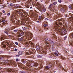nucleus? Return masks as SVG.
<instances>
[{"label":"nucleus","instance_id":"1","mask_svg":"<svg viewBox=\"0 0 73 73\" xmlns=\"http://www.w3.org/2000/svg\"><path fill=\"white\" fill-rule=\"evenodd\" d=\"M62 23H65V21H62L61 19H58L56 22H55L53 25V28L54 31L58 32V34L60 35H66V30L64 29L63 30H61V28L60 30V25H62Z\"/></svg>","mask_w":73,"mask_h":73},{"label":"nucleus","instance_id":"2","mask_svg":"<svg viewBox=\"0 0 73 73\" xmlns=\"http://www.w3.org/2000/svg\"><path fill=\"white\" fill-rule=\"evenodd\" d=\"M20 11L19 10H17L15 11H14L12 12L13 14L11 15V17L12 18V22L13 23H15V20H12V19L13 20V19H16V20H17V18L16 17V16L17 13H20Z\"/></svg>","mask_w":73,"mask_h":73},{"label":"nucleus","instance_id":"3","mask_svg":"<svg viewBox=\"0 0 73 73\" xmlns=\"http://www.w3.org/2000/svg\"><path fill=\"white\" fill-rule=\"evenodd\" d=\"M3 63L4 64H10L13 66H15L16 65V63L15 62H14L13 61L10 62L9 61H8V60H3Z\"/></svg>","mask_w":73,"mask_h":73},{"label":"nucleus","instance_id":"4","mask_svg":"<svg viewBox=\"0 0 73 73\" xmlns=\"http://www.w3.org/2000/svg\"><path fill=\"white\" fill-rule=\"evenodd\" d=\"M38 7H39V9L40 11L41 12H44L46 11V9L44 7L41 6V5L39 3H37Z\"/></svg>","mask_w":73,"mask_h":73},{"label":"nucleus","instance_id":"5","mask_svg":"<svg viewBox=\"0 0 73 73\" xmlns=\"http://www.w3.org/2000/svg\"><path fill=\"white\" fill-rule=\"evenodd\" d=\"M31 51H29V50L26 51V54H27V55H29L30 53V54H33L35 52V50L34 49H31Z\"/></svg>","mask_w":73,"mask_h":73},{"label":"nucleus","instance_id":"6","mask_svg":"<svg viewBox=\"0 0 73 73\" xmlns=\"http://www.w3.org/2000/svg\"><path fill=\"white\" fill-rule=\"evenodd\" d=\"M25 34L26 35V36L28 38H32V37H33V35L32 34V33H30L29 32H28L27 33H25Z\"/></svg>","mask_w":73,"mask_h":73},{"label":"nucleus","instance_id":"7","mask_svg":"<svg viewBox=\"0 0 73 73\" xmlns=\"http://www.w3.org/2000/svg\"><path fill=\"white\" fill-rule=\"evenodd\" d=\"M27 64H30L31 66L32 67H33V66H35V63L33 62L28 61H27Z\"/></svg>","mask_w":73,"mask_h":73},{"label":"nucleus","instance_id":"8","mask_svg":"<svg viewBox=\"0 0 73 73\" xmlns=\"http://www.w3.org/2000/svg\"><path fill=\"white\" fill-rule=\"evenodd\" d=\"M15 6L14 7V8L13 9V10L17 8H21V6H20L18 4H15Z\"/></svg>","mask_w":73,"mask_h":73},{"label":"nucleus","instance_id":"9","mask_svg":"<svg viewBox=\"0 0 73 73\" xmlns=\"http://www.w3.org/2000/svg\"><path fill=\"white\" fill-rule=\"evenodd\" d=\"M51 40V39L49 38H48L46 39L45 44L46 45H49V43L46 42H49Z\"/></svg>","mask_w":73,"mask_h":73},{"label":"nucleus","instance_id":"10","mask_svg":"<svg viewBox=\"0 0 73 73\" xmlns=\"http://www.w3.org/2000/svg\"><path fill=\"white\" fill-rule=\"evenodd\" d=\"M17 34L20 36H22L24 35V32H22L21 31H19L18 32Z\"/></svg>","mask_w":73,"mask_h":73},{"label":"nucleus","instance_id":"11","mask_svg":"<svg viewBox=\"0 0 73 73\" xmlns=\"http://www.w3.org/2000/svg\"><path fill=\"white\" fill-rule=\"evenodd\" d=\"M61 16V14H60V13H58L55 16L54 19H56L57 18L59 17H60Z\"/></svg>","mask_w":73,"mask_h":73},{"label":"nucleus","instance_id":"12","mask_svg":"<svg viewBox=\"0 0 73 73\" xmlns=\"http://www.w3.org/2000/svg\"><path fill=\"white\" fill-rule=\"evenodd\" d=\"M33 44V43H32L31 42H26V45H30L32 46Z\"/></svg>","mask_w":73,"mask_h":73},{"label":"nucleus","instance_id":"13","mask_svg":"<svg viewBox=\"0 0 73 73\" xmlns=\"http://www.w3.org/2000/svg\"><path fill=\"white\" fill-rule=\"evenodd\" d=\"M1 45L3 47H7V44H6V43L5 42H3L1 44Z\"/></svg>","mask_w":73,"mask_h":73},{"label":"nucleus","instance_id":"14","mask_svg":"<svg viewBox=\"0 0 73 73\" xmlns=\"http://www.w3.org/2000/svg\"><path fill=\"white\" fill-rule=\"evenodd\" d=\"M61 11L62 12H65V8H64V6L61 7Z\"/></svg>","mask_w":73,"mask_h":73},{"label":"nucleus","instance_id":"15","mask_svg":"<svg viewBox=\"0 0 73 73\" xmlns=\"http://www.w3.org/2000/svg\"><path fill=\"white\" fill-rule=\"evenodd\" d=\"M47 16H48L49 18H52V15L50 13H48L47 14Z\"/></svg>","mask_w":73,"mask_h":73},{"label":"nucleus","instance_id":"16","mask_svg":"<svg viewBox=\"0 0 73 73\" xmlns=\"http://www.w3.org/2000/svg\"><path fill=\"white\" fill-rule=\"evenodd\" d=\"M10 30V29H6L5 30V31H4L5 33H6V34H7V35H8V34H9L8 32L7 31H9Z\"/></svg>","mask_w":73,"mask_h":73},{"label":"nucleus","instance_id":"17","mask_svg":"<svg viewBox=\"0 0 73 73\" xmlns=\"http://www.w3.org/2000/svg\"><path fill=\"white\" fill-rule=\"evenodd\" d=\"M50 10L51 11L54 12V11H55V7H52V8H50Z\"/></svg>","mask_w":73,"mask_h":73},{"label":"nucleus","instance_id":"18","mask_svg":"<svg viewBox=\"0 0 73 73\" xmlns=\"http://www.w3.org/2000/svg\"><path fill=\"white\" fill-rule=\"evenodd\" d=\"M23 51H20L18 52V54L20 56V55H21V54H23Z\"/></svg>","mask_w":73,"mask_h":73},{"label":"nucleus","instance_id":"19","mask_svg":"<svg viewBox=\"0 0 73 73\" xmlns=\"http://www.w3.org/2000/svg\"><path fill=\"white\" fill-rule=\"evenodd\" d=\"M36 49L37 50H40V47L38 46H37L36 47Z\"/></svg>","mask_w":73,"mask_h":73},{"label":"nucleus","instance_id":"20","mask_svg":"<svg viewBox=\"0 0 73 73\" xmlns=\"http://www.w3.org/2000/svg\"><path fill=\"white\" fill-rule=\"evenodd\" d=\"M36 70H34L33 69H32L31 70V72H35V71H36V70H38V69H36Z\"/></svg>","mask_w":73,"mask_h":73},{"label":"nucleus","instance_id":"21","mask_svg":"<svg viewBox=\"0 0 73 73\" xmlns=\"http://www.w3.org/2000/svg\"><path fill=\"white\" fill-rule=\"evenodd\" d=\"M2 22L4 23H8V22L7 21V20H4V19H3L2 20Z\"/></svg>","mask_w":73,"mask_h":73},{"label":"nucleus","instance_id":"22","mask_svg":"<svg viewBox=\"0 0 73 73\" xmlns=\"http://www.w3.org/2000/svg\"><path fill=\"white\" fill-rule=\"evenodd\" d=\"M10 6L11 7H13V6H15V4L13 3H11L9 4Z\"/></svg>","mask_w":73,"mask_h":73},{"label":"nucleus","instance_id":"23","mask_svg":"<svg viewBox=\"0 0 73 73\" xmlns=\"http://www.w3.org/2000/svg\"><path fill=\"white\" fill-rule=\"evenodd\" d=\"M70 36L71 38H73V33L72 34H70Z\"/></svg>","mask_w":73,"mask_h":73},{"label":"nucleus","instance_id":"24","mask_svg":"<svg viewBox=\"0 0 73 73\" xmlns=\"http://www.w3.org/2000/svg\"><path fill=\"white\" fill-rule=\"evenodd\" d=\"M38 65L36 63H34V66H37Z\"/></svg>","mask_w":73,"mask_h":73},{"label":"nucleus","instance_id":"25","mask_svg":"<svg viewBox=\"0 0 73 73\" xmlns=\"http://www.w3.org/2000/svg\"><path fill=\"white\" fill-rule=\"evenodd\" d=\"M53 5V4L51 3V4L49 5V8H52V6Z\"/></svg>","mask_w":73,"mask_h":73},{"label":"nucleus","instance_id":"26","mask_svg":"<svg viewBox=\"0 0 73 73\" xmlns=\"http://www.w3.org/2000/svg\"><path fill=\"white\" fill-rule=\"evenodd\" d=\"M49 42H50V44H53V42H53V41L51 39Z\"/></svg>","mask_w":73,"mask_h":73},{"label":"nucleus","instance_id":"27","mask_svg":"<svg viewBox=\"0 0 73 73\" xmlns=\"http://www.w3.org/2000/svg\"><path fill=\"white\" fill-rule=\"evenodd\" d=\"M68 7L69 8V9H72V6L71 5H69L68 6Z\"/></svg>","mask_w":73,"mask_h":73},{"label":"nucleus","instance_id":"28","mask_svg":"<svg viewBox=\"0 0 73 73\" xmlns=\"http://www.w3.org/2000/svg\"><path fill=\"white\" fill-rule=\"evenodd\" d=\"M45 68L46 69H48L50 68V67L48 66H46L45 67Z\"/></svg>","mask_w":73,"mask_h":73},{"label":"nucleus","instance_id":"29","mask_svg":"<svg viewBox=\"0 0 73 73\" xmlns=\"http://www.w3.org/2000/svg\"><path fill=\"white\" fill-rule=\"evenodd\" d=\"M22 62H23V64H25V63H26V61H25V60H23L22 61Z\"/></svg>","mask_w":73,"mask_h":73},{"label":"nucleus","instance_id":"30","mask_svg":"<svg viewBox=\"0 0 73 73\" xmlns=\"http://www.w3.org/2000/svg\"><path fill=\"white\" fill-rule=\"evenodd\" d=\"M44 27H46L47 28V27H48V25L47 24H44Z\"/></svg>","mask_w":73,"mask_h":73},{"label":"nucleus","instance_id":"31","mask_svg":"<svg viewBox=\"0 0 73 73\" xmlns=\"http://www.w3.org/2000/svg\"><path fill=\"white\" fill-rule=\"evenodd\" d=\"M11 71H12V72H13V70H12V69H8V72H11Z\"/></svg>","mask_w":73,"mask_h":73},{"label":"nucleus","instance_id":"32","mask_svg":"<svg viewBox=\"0 0 73 73\" xmlns=\"http://www.w3.org/2000/svg\"><path fill=\"white\" fill-rule=\"evenodd\" d=\"M4 7V6H3V5H1L0 6V9H1V8H3Z\"/></svg>","mask_w":73,"mask_h":73},{"label":"nucleus","instance_id":"33","mask_svg":"<svg viewBox=\"0 0 73 73\" xmlns=\"http://www.w3.org/2000/svg\"><path fill=\"white\" fill-rule=\"evenodd\" d=\"M37 57H38V58H41V57H42V56H41L38 55H37Z\"/></svg>","mask_w":73,"mask_h":73},{"label":"nucleus","instance_id":"34","mask_svg":"<svg viewBox=\"0 0 73 73\" xmlns=\"http://www.w3.org/2000/svg\"><path fill=\"white\" fill-rule=\"evenodd\" d=\"M6 42L7 44H9L10 42V41H9V40H7V41Z\"/></svg>","mask_w":73,"mask_h":73},{"label":"nucleus","instance_id":"35","mask_svg":"<svg viewBox=\"0 0 73 73\" xmlns=\"http://www.w3.org/2000/svg\"><path fill=\"white\" fill-rule=\"evenodd\" d=\"M1 40H4V37H3V36H2L1 37Z\"/></svg>","mask_w":73,"mask_h":73},{"label":"nucleus","instance_id":"36","mask_svg":"<svg viewBox=\"0 0 73 73\" xmlns=\"http://www.w3.org/2000/svg\"><path fill=\"white\" fill-rule=\"evenodd\" d=\"M25 73V72L21 71H20V73Z\"/></svg>","mask_w":73,"mask_h":73},{"label":"nucleus","instance_id":"37","mask_svg":"<svg viewBox=\"0 0 73 73\" xmlns=\"http://www.w3.org/2000/svg\"><path fill=\"white\" fill-rule=\"evenodd\" d=\"M22 28L24 31H25V27H22Z\"/></svg>","mask_w":73,"mask_h":73},{"label":"nucleus","instance_id":"38","mask_svg":"<svg viewBox=\"0 0 73 73\" xmlns=\"http://www.w3.org/2000/svg\"><path fill=\"white\" fill-rule=\"evenodd\" d=\"M17 31H18V30H15L13 31V32H17Z\"/></svg>","mask_w":73,"mask_h":73},{"label":"nucleus","instance_id":"39","mask_svg":"<svg viewBox=\"0 0 73 73\" xmlns=\"http://www.w3.org/2000/svg\"><path fill=\"white\" fill-rule=\"evenodd\" d=\"M54 54L55 55V56H58V54L56 53H55Z\"/></svg>","mask_w":73,"mask_h":73},{"label":"nucleus","instance_id":"40","mask_svg":"<svg viewBox=\"0 0 73 73\" xmlns=\"http://www.w3.org/2000/svg\"><path fill=\"white\" fill-rule=\"evenodd\" d=\"M28 4L29 5H31V2H29L28 3Z\"/></svg>","mask_w":73,"mask_h":73},{"label":"nucleus","instance_id":"41","mask_svg":"<svg viewBox=\"0 0 73 73\" xmlns=\"http://www.w3.org/2000/svg\"><path fill=\"white\" fill-rule=\"evenodd\" d=\"M58 1L60 3H61L62 2V1H61V0H58Z\"/></svg>","mask_w":73,"mask_h":73},{"label":"nucleus","instance_id":"42","mask_svg":"<svg viewBox=\"0 0 73 73\" xmlns=\"http://www.w3.org/2000/svg\"><path fill=\"white\" fill-rule=\"evenodd\" d=\"M66 38H67V36H66L64 37V40H66Z\"/></svg>","mask_w":73,"mask_h":73},{"label":"nucleus","instance_id":"43","mask_svg":"<svg viewBox=\"0 0 73 73\" xmlns=\"http://www.w3.org/2000/svg\"><path fill=\"white\" fill-rule=\"evenodd\" d=\"M3 57H2L0 56V60H3Z\"/></svg>","mask_w":73,"mask_h":73},{"label":"nucleus","instance_id":"44","mask_svg":"<svg viewBox=\"0 0 73 73\" xmlns=\"http://www.w3.org/2000/svg\"><path fill=\"white\" fill-rule=\"evenodd\" d=\"M57 4V2H55L54 3H53V4L54 5H56Z\"/></svg>","mask_w":73,"mask_h":73},{"label":"nucleus","instance_id":"45","mask_svg":"<svg viewBox=\"0 0 73 73\" xmlns=\"http://www.w3.org/2000/svg\"><path fill=\"white\" fill-rule=\"evenodd\" d=\"M59 68H62V66L60 65H59Z\"/></svg>","mask_w":73,"mask_h":73},{"label":"nucleus","instance_id":"46","mask_svg":"<svg viewBox=\"0 0 73 73\" xmlns=\"http://www.w3.org/2000/svg\"><path fill=\"white\" fill-rule=\"evenodd\" d=\"M15 43L16 45H18V43L16 42H15Z\"/></svg>","mask_w":73,"mask_h":73},{"label":"nucleus","instance_id":"47","mask_svg":"<svg viewBox=\"0 0 73 73\" xmlns=\"http://www.w3.org/2000/svg\"><path fill=\"white\" fill-rule=\"evenodd\" d=\"M3 2L1 1V0H0V4H3Z\"/></svg>","mask_w":73,"mask_h":73},{"label":"nucleus","instance_id":"48","mask_svg":"<svg viewBox=\"0 0 73 73\" xmlns=\"http://www.w3.org/2000/svg\"><path fill=\"white\" fill-rule=\"evenodd\" d=\"M20 56V55H19V54L18 55H16V56L17 57H19V56Z\"/></svg>","mask_w":73,"mask_h":73},{"label":"nucleus","instance_id":"49","mask_svg":"<svg viewBox=\"0 0 73 73\" xmlns=\"http://www.w3.org/2000/svg\"><path fill=\"white\" fill-rule=\"evenodd\" d=\"M41 18H42V17H41V16H39V19H41Z\"/></svg>","mask_w":73,"mask_h":73},{"label":"nucleus","instance_id":"50","mask_svg":"<svg viewBox=\"0 0 73 73\" xmlns=\"http://www.w3.org/2000/svg\"><path fill=\"white\" fill-rule=\"evenodd\" d=\"M16 61H19V59L18 58H16Z\"/></svg>","mask_w":73,"mask_h":73},{"label":"nucleus","instance_id":"51","mask_svg":"<svg viewBox=\"0 0 73 73\" xmlns=\"http://www.w3.org/2000/svg\"><path fill=\"white\" fill-rule=\"evenodd\" d=\"M17 49L16 48L15 49V51L16 52V51H17Z\"/></svg>","mask_w":73,"mask_h":73},{"label":"nucleus","instance_id":"52","mask_svg":"<svg viewBox=\"0 0 73 73\" xmlns=\"http://www.w3.org/2000/svg\"><path fill=\"white\" fill-rule=\"evenodd\" d=\"M7 16H9L10 15V13H8L7 14Z\"/></svg>","mask_w":73,"mask_h":73},{"label":"nucleus","instance_id":"53","mask_svg":"<svg viewBox=\"0 0 73 73\" xmlns=\"http://www.w3.org/2000/svg\"><path fill=\"white\" fill-rule=\"evenodd\" d=\"M71 44L72 46H73V42H72V43Z\"/></svg>","mask_w":73,"mask_h":73},{"label":"nucleus","instance_id":"54","mask_svg":"<svg viewBox=\"0 0 73 73\" xmlns=\"http://www.w3.org/2000/svg\"><path fill=\"white\" fill-rule=\"evenodd\" d=\"M3 13H5V11L4 10L3 11Z\"/></svg>","mask_w":73,"mask_h":73},{"label":"nucleus","instance_id":"55","mask_svg":"<svg viewBox=\"0 0 73 73\" xmlns=\"http://www.w3.org/2000/svg\"><path fill=\"white\" fill-rule=\"evenodd\" d=\"M31 58H33V56H31Z\"/></svg>","mask_w":73,"mask_h":73},{"label":"nucleus","instance_id":"56","mask_svg":"<svg viewBox=\"0 0 73 73\" xmlns=\"http://www.w3.org/2000/svg\"><path fill=\"white\" fill-rule=\"evenodd\" d=\"M24 14V15H25L26 13H25V12H23Z\"/></svg>","mask_w":73,"mask_h":73},{"label":"nucleus","instance_id":"57","mask_svg":"<svg viewBox=\"0 0 73 73\" xmlns=\"http://www.w3.org/2000/svg\"><path fill=\"white\" fill-rule=\"evenodd\" d=\"M45 20H48V19L47 18H46Z\"/></svg>","mask_w":73,"mask_h":73},{"label":"nucleus","instance_id":"58","mask_svg":"<svg viewBox=\"0 0 73 73\" xmlns=\"http://www.w3.org/2000/svg\"><path fill=\"white\" fill-rule=\"evenodd\" d=\"M21 15L22 16V15H23V13H22L21 14Z\"/></svg>","mask_w":73,"mask_h":73},{"label":"nucleus","instance_id":"59","mask_svg":"<svg viewBox=\"0 0 73 73\" xmlns=\"http://www.w3.org/2000/svg\"><path fill=\"white\" fill-rule=\"evenodd\" d=\"M30 9H32V7H30Z\"/></svg>","mask_w":73,"mask_h":73},{"label":"nucleus","instance_id":"60","mask_svg":"<svg viewBox=\"0 0 73 73\" xmlns=\"http://www.w3.org/2000/svg\"><path fill=\"white\" fill-rule=\"evenodd\" d=\"M6 57H7L8 58V57H9V56H7Z\"/></svg>","mask_w":73,"mask_h":73},{"label":"nucleus","instance_id":"61","mask_svg":"<svg viewBox=\"0 0 73 73\" xmlns=\"http://www.w3.org/2000/svg\"><path fill=\"white\" fill-rule=\"evenodd\" d=\"M1 68L0 67V70H1Z\"/></svg>","mask_w":73,"mask_h":73},{"label":"nucleus","instance_id":"62","mask_svg":"<svg viewBox=\"0 0 73 73\" xmlns=\"http://www.w3.org/2000/svg\"><path fill=\"white\" fill-rule=\"evenodd\" d=\"M54 73H55V72H56V71H54Z\"/></svg>","mask_w":73,"mask_h":73},{"label":"nucleus","instance_id":"63","mask_svg":"<svg viewBox=\"0 0 73 73\" xmlns=\"http://www.w3.org/2000/svg\"><path fill=\"white\" fill-rule=\"evenodd\" d=\"M40 1L41 2L42 1V0H40Z\"/></svg>","mask_w":73,"mask_h":73},{"label":"nucleus","instance_id":"64","mask_svg":"<svg viewBox=\"0 0 73 73\" xmlns=\"http://www.w3.org/2000/svg\"><path fill=\"white\" fill-rule=\"evenodd\" d=\"M72 73H73V70L72 71Z\"/></svg>","mask_w":73,"mask_h":73}]
</instances>
